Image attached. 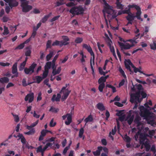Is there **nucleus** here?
<instances>
[{
    "instance_id": "nucleus-9",
    "label": "nucleus",
    "mask_w": 156,
    "mask_h": 156,
    "mask_svg": "<svg viewBox=\"0 0 156 156\" xmlns=\"http://www.w3.org/2000/svg\"><path fill=\"white\" fill-rule=\"evenodd\" d=\"M119 45L121 47L122 50L124 49H130L131 47L134 46V44H125L123 43L118 42Z\"/></svg>"
},
{
    "instance_id": "nucleus-28",
    "label": "nucleus",
    "mask_w": 156,
    "mask_h": 156,
    "mask_svg": "<svg viewBox=\"0 0 156 156\" xmlns=\"http://www.w3.org/2000/svg\"><path fill=\"white\" fill-rule=\"evenodd\" d=\"M127 119H128V123L129 125H130L133 121L134 119V116L133 115H132L131 116H130V115H128Z\"/></svg>"
},
{
    "instance_id": "nucleus-6",
    "label": "nucleus",
    "mask_w": 156,
    "mask_h": 156,
    "mask_svg": "<svg viewBox=\"0 0 156 156\" xmlns=\"http://www.w3.org/2000/svg\"><path fill=\"white\" fill-rule=\"evenodd\" d=\"M83 48H85L90 53L91 56L93 57L92 62L93 65L94 64V54L93 52L92 49L89 45L85 44H83Z\"/></svg>"
},
{
    "instance_id": "nucleus-54",
    "label": "nucleus",
    "mask_w": 156,
    "mask_h": 156,
    "mask_svg": "<svg viewBox=\"0 0 156 156\" xmlns=\"http://www.w3.org/2000/svg\"><path fill=\"white\" fill-rule=\"evenodd\" d=\"M71 144V142H70V143L69 144V146L66 147L64 149L63 151V154L65 155L66 153H67V152L68 150L69 149V146L70 145V144Z\"/></svg>"
},
{
    "instance_id": "nucleus-53",
    "label": "nucleus",
    "mask_w": 156,
    "mask_h": 156,
    "mask_svg": "<svg viewBox=\"0 0 156 156\" xmlns=\"http://www.w3.org/2000/svg\"><path fill=\"white\" fill-rule=\"evenodd\" d=\"M49 17V16L46 15L41 20V22L43 23H45L48 20Z\"/></svg>"
},
{
    "instance_id": "nucleus-44",
    "label": "nucleus",
    "mask_w": 156,
    "mask_h": 156,
    "mask_svg": "<svg viewBox=\"0 0 156 156\" xmlns=\"http://www.w3.org/2000/svg\"><path fill=\"white\" fill-rule=\"evenodd\" d=\"M24 46L25 45L24 44V43H23L20 44L19 45H18L17 47H16L15 48V50H20L22 49L24 47Z\"/></svg>"
},
{
    "instance_id": "nucleus-20",
    "label": "nucleus",
    "mask_w": 156,
    "mask_h": 156,
    "mask_svg": "<svg viewBox=\"0 0 156 156\" xmlns=\"http://www.w3.org/2000/svg\"><path fill=\"white\" fill-rule=\"evenodd\" d=\"M137 11L136 13V16L135 17H136L138 20H140L141 21H143V20L140 17V15L141 14V12L140 10V9L138 10H136Z\"/></svg>"
},
{
    "instance_id": "nucleus-37",
    "label": "nucleus",
    "mask_w": 156,
    "mask_h": 156,
    "mask_svg": "<svg viewBox=\"0 0 156 156\" xmlns=\"http://www.w3.org/2000/svg\"><path fill=\"white\" fill-rule=\"evenodd\" d=\"M35 78L36 80V82L37 83H40L43 79L42 78L39 76H35Z\"/></svg>"
},
{
    "instance_id": "nucleus-46",
    "label": "nucleus",
    "mask_w": 156,
    "mask_h": 156,
    "mask_svg": "<svg viewBox=\"0 0 156 156\" xmlns=\"http://www.w3.org/2000/svg\"><path fill=\"white\" fill-rule=\"evenodd\" d=\"M26 65V64L24 63V62L22 63L20 66L19 68V70L20 71H22L23 69H24V67Z\"/></svg>"
},
{
    "instance_id": "nucleus-47",
    "label": "nucleus",
    "mask_w": 156,
    "mask_h": 156,
    "mask_svg": "<svg viewBox=\"0 0 156 156\" xmlns=\"http://www.w3.org/2000/svg\"><path fill=\"white\" fill-rule=\"evenodd\" d=\"M52 42V41L51 40H49L46 43V48H51V44Z\"/></svg>"
},
{
    "instance_id": "nucleus-19",
    "label": "nucleus",
    "mask_w": 156,
    "mask_h": 156,
    "mask_svg": "<svg viewBox=\"0 0 156 156\" xmlns=\"http://www.w3.org/2000/svg\"><path fill=\"white\" fill-rule=\"evenodd\" d=\"M17 62H15L13 65L12 67V73L13 74H17L18 73L17 72Z\"/></svg>"
},
{
    "instance_id": "nucleus-49",
    "label": "nucleus",
    "mask_w": 156,
    "mask_h": 156,
    "mask_svg": "<svg viewBox=\"0 0 156 156\" xmlns=\"http://www.w3.org/2000/svg\"><path fill=\"white\" fill-rule=\"evenodd\" d=\"M9 33V31L7 27L4 26V31L2 33L4 35H7Z\"/></svg>"
},
{
    "instance_id": "nucleus-34",
    "label": "nucleus",
    "mask_w": 156,
    "mask_h": 156,
    "mask_svg": "<svg viewBox=\"0 0 156 156\" xmlns=\"http://www.w3.org/2000/svg\"><path fill=\"white\" fill-rule=\"evenodd\" d=\"M97 46L98 48V49L100 51V52L101 53H102L103 52L101 48V47L103 48L104 46V45L103 44H101L99 42H98L97 43Z\"/></svg>"
},
{
    "instance_id": "nucleus-13",
    "label": "nucleus",
    "mask_w": 156,
    "mask_h": 156,
    "mask_svg": "<svg viewBox=\"0 0 156 156\" xmlns=\"http://www.w3.org/2000/svg\"><path fill=\"white\" fill-rule=\"evenodd\" d=\"M34 99V94L33 93H30L27 94L25 98V100L27 101L28 100L29 103L33 101Z\"/></svg>"
},
{
    "instance_id": "nucleus-61",
    "label": "nucleus",
    "mask_w": 156,
    "mask_h": 156,
    "mask_svg": "<svg viewBox=\"0 0 156 156\" xmlns=\"http://www.w3.org/2000/svg\"><path fill=\"white\" fill-rule=\"evenodd\" d=\"M140 94L141 95L143 98H146L147 96L146 93L144 92L143 91H142L141 92L140 91Z\"/></svg>"
},
{
    "instance_id": "nucleus-51",
    "label": "nucleus",
    "mask_w": 156,
    "mask_h": 156,
    "mask_svg": "<svg viewBox=\"0 0 156 156\" xmlns=\"http://www.w3.org/2000/svg\"><path fill=\"white\" fill-rule=\"evenodd\" d=\"M58 110L59 109L58 108H55L51 107L49 111L56 113L58 111Z\"/></svg>"
},
{
    "instance_id": "nucleus-27",
    "label": "nucleus",
    "mask_w": 156,
    "mask_h": 156,
    "mask_svg": "<svg viewBox=\"0 0 156 156\" xmlns=\"http://www.w3.org/2000/svg\"><path fill=\"white\" fill-rule=\"evenodd\" d=\"M30 131L27 132H24V134L28 135L34 134L35 132V129L34 128H30Z\"/></svg>"
},
{
    "instance_id": "nucleus-43",
    "label": "nucleus",
    "mask_w": 156,
    "mask_h": 156,
    "mask_svg": "<svg viewBox=\"0 0 156 156\" xmlns=\"http://www.w3.org/2000/svg\"><path fill=\"white\" fill-rule=\"evenodd\" d=\"M124 138L125 140L127 143H130L131 139L130 138L129 136H128L126 134L124 136Z\"/></svg>"
},
{
    "instance_id": "nucleus-41",
    "label": "nucleus",
    "mask_w": 156,
    "mask_h": 156,
    "mask_svg": "<svg viewBox=\"0 0 156 156\" xmlns=\"http://www.w3.org/2000/svg\"><path fill=\"white\" fill-rule=\"evenodd\" d=\"M84 132V130L83 128H81L79 130V136L80 138H82L83 137Z\"/></svg>"
},
{
    "instance_id": "nucleus-7",
    "label": "nucleus",
    "mask_w": 156,
    "mask_h": 156,
    "mask_svg": "<svg viewBox=\"0 0 156 156\" xmlns=\"http://www.w3.org/2000/svg\"><path fill=\"white\" fill-rule=\"evenodd\" d=\"M62 119L65 120L67 118V121L65 122V124L67 125H69L72 122V114L71 113H67L62 117Z\"/></svg>"
},
{
    "instance_id": "nucleus-59",
    "label": "nucleus",
    "mask_w": 156,
    "mask_h": 156,
    "mask_svg": "<svg viewBox=\"0 0 156 156\" xmlns=\"http://www.w3.org/2000/svg\"><path fill=\"white\" fill-rule=\"evenodd\" d=\"M9 17L5 16H3L2 18V20L3 22H6L8 20H9Z\"/></svg>"
},
{
    "instance_id": "nucleus-40",
    "label": "nucleus",
    "mask_w": 156,
    "mask_h": 156,
    "mask_svg": "<svg viewBox=\"0 0 156 156\" xmlns=\"http://www.w3.org/2000/svg\"><path fill=\"white\" fill-rule=\"evenodd\" d=\"M83 39L81 37H77L75 40V42L76 44L80 43L82 42Z\"/></svg>"
},
{
    "instance_id": "nucleus-31",
    "label": "nucleus",
    "mask_w": 156,
    "mask_h": 156,
    "mask_svg": "<svg viewBox=\"0 0 156 156\" xmlns=\"http://www.w3.org/2000/svg\"><path fill=\"white\" fill-rule=\"evenodd\" d=\"M119 71L124 78L125 79L126 78V75H125L124 71L122 69L121 66H119Z\"/></svg>"
},
{
    "instance_id": "nucleus-52",
    "label": "nucleus",
    "mask_w": 156,
    "mask_h": 156,
    "mask_svg": "<svg viewBox=\"0 0 156 156\" xmlns=\"http://www.w3.org/2000/svg\"><path fill=\"white\" fill-rule=\"evenodd\" d=\"M48 71L45 70L44 72H43V76L42 77L43 79L45 78L47 76Z\"/></svg>"
},
{
    "instance_id": "nucleus-4",
    "label": "nucleus",
    "mask_w": 156,
    "mask_h": 156,
    "mask_svg": "<svg viewBox=\"0 0 156 156\" xmlns=\"http://www.w3.org/2000/svg\"><path fill=\"white\" fill-rule=\"evenodd\" d=\"M21 2V6L22 8V11L23 12H27L29 11L32 8V7L28 5V2L26 0H20Z\"/></svg>"
},
{
    "instance_id": "nucleus-38",
    "label": "nucleus",
    "mask_w": 156,
    "mask_h": 156,
    "mask_svg": "<svg viewBox=\"0 0 156 156\" xmlns=\"http://www.w3.org/2000/svg\"><path fill=\"white\" fill-rule=\"evenodd\" d=\"M106 81L104 79V77L101 76L99 79L98 82L99 84H101L102 83H105Z\"/></svg>"
},
{
    "instance_id": "nucleus-57",
    "label": "nucleus",
    "mask_w": 156,
    "mask_h": 156,
    "mask_svg": "<svg viewBox=\"0 0 156 156\" xmlns=\"http://www.w3.org/2000/svg\"><path fill=\"white\" fill-rule=\"evenodd\" d=\"M69 44V42L67 41H61L60 42V46L62 47L63 45H66Z\"/></svg>"
},
{
    "instance_id": "nucleus-36",
    "label": "nucleus",
    "mask_w": 156,
    "mask_h": 156,
    "mask_svg": "<svg viewBox=\"0 0 156 156\" xmlns=\"http://www.w3.org/2000/svg\"><path fill=\"white\" fill-rule=\"evenodd\" d=\"M26 49L27 50L25 52V55L26 56H30L31 52V51L28 47H26Z\"/></svg>"
},
{
    "instance_id": "nucleus-12",
    "label": "nucleus",
    "mask_w": 156,
    "mask_h": 156,
    "mask_svg": "<svg viewBox=\"0 0 156 156\" xmlns=\"http://www.w3.org/2000/svg\"><path fill=\"white\" fill-rule=\"evenodd\" d=\"M130 63L131 62L129 59L126 60L124 62V64L126 68L130 72V74H132L133 73V71H132L130 66Z\"/></svg>"
},
{
    "instance_id": "nucleus-10",
    "label": "nucleus",
    "mask_w": 156,
    "mask_h": 156,
    "mask_svg": "<svg viewBox=\"0 0 156 156\" xmlns=\"http://www.w3.org/2000/svg\"><path fill=\"white\" fill-rule=\"evenodd\" d=\"M135 16H134L133 13H130V14H128L127 16L126 17V18L128 22L126 24V26L129 24H132V21L134 20Z\"/></svg>"
},
{
    "instance_id": "nucleus-45",
    "label": "nucleus",
    "mask_w": 156,
    "mask_h": 156,
    "mask_svg": "<svg viewBox=\"0 0 156 156\" xmlns=\"http://www.w3.org/2000/svg\"><path fill=\"white\" fill-rule=\"evenodd\" d=\"M141 132L140 131H138L135 134L134 137L136 141H137L139 139H138L139 137H140V135L141 134Z\"/></svg>"
},
{
    "instance_id": "nucleus-42",
    "label": "nucleus",
    "mask_w": 156,
    "mask_h": 156,
    "mask_svg": "<svg viewBox=\"0 0 156 156\" xmlns=\"http://www.w3.org/2000/svg\"><path fill=\"white\" fill-rule=\"evenodd\" d=\"M71 92V90H69L68 89H66L65 90H64L63 91H62V90H61L60 93H62L64 95H66L67 94H68V95Z\"/></svg>"
},
{
    "instance_id": "nucleus-3",
    "label": "nucleus",
    "mask_w": 156,
    "mask_h": 156,
    "mask_svg": "<svg viewBox=\"0 0 156 156\" xmlns=\"http://www.w3.org/2000/svg\"><path fill=\"white\" fill-rule=\"evenodd\" d=\"M84 11V9L81 6H74L69 11V12L73 15L82 14Z\"/></svg>"
},
{
    "instance_id": "nucleus-24",
    "label": "nucleus",
    "mask_w": 156,
    "mask_h": 156,
    "mask_svg": "<svg viewBox=\"0 0 156 156\" xmlns=\"http://www.w3.org/2000/svg\"><path fill=\"white\" fill-rule=\"evenodd\" d=\"M52 62H48L46 63L44 66V69L49 71V69L51 67Z\"/></svg>"
},
{
    "instance_id": "nucleus-22",
    "label": "nucleus",
    "mask_w": 156,
    "mask_h": 156,
    "mask_svg": "<svg viewBox=\"0 0 156 156\" xmlns=\"http://www.w3.org/2000/svg\"><path fill=\"white\" fill-rule=\"evenodd\" d=\"M9 81V79L6 77H4L0 78V83H7Z\"/></svg>"
},
{
    "instance_id": "nucleus-1",
    "label": "nucleus",
    "mask_w": 156,
    "mask_h": 156,
    "mask_svg": "<svg viewBox=\"0 0 156 156\" xmlns=\"http://www.w3.org/2000/svg\"><path fill=\"white\" fill-rule=\"evenodd\" d=\"M102 0L106 5V7L103 10V12L104 15V16L106 21V22L107 20L106 19L105 16V13H107L108 14L107 16L108 18L110 15H112V19H114L116 18L117 15H116V12L115 11L112 9V7L108 4L105 0Z\"/></svg>"
},
{
    "instance_id": "nucleus-58",
    "label": "nucleus",
    "mask_w": 156,
    "mask_h": 156,
    "mask_svg": "<svg viewBox=\"0 0 156 156\" xmlns=\"http://www.w3.org/2000/svg\"><path fill=\"white\" fill-rule=\"evenodd\" d=\"M98 70L100 74L101 75H105L106 73L103 71L102 69L100 67L98 68Z\"/></svg>"
},
{
    "instance_id": "nucleus-29",
    "label": "nucleus",
    "mask_w": 156,
    "mask_h": 156,
    "mask_svg": "<svg viewBox=\"0 0 156 156\" xmlns=\"http://www.w3.org/2000/svg\"><path fill=\"white\" fill-rule=\"evenodd\" d=\"M144 146V147L145 148L146 151H148L151 148V145L149 143H147V142H145L143 144Z\"/></svg>"
},
{
    "instance_id": "nucleus-48",
    "label": "nucleus",
    "mask_w": 156,
    "mask_h": 156,
    "mask_svg": "<svg viewBox=\"0 0 156 156\" xmlns=\"http://www.w3.org/2000/svg\"><path fill=\"white\" fill-rule=\"evenodd\" d=\"M116 5L118 9H122L123 5L120 2H116Z\"/></svg>"
},
{
    "instance_id": "nucleus-8",
    "label": "nucleus",
    "mask_w": 156,
    "mask_h": 156,
    "mask_svg": "<svg viewBox=\"0 0 156 156\" xmlns=\"http://www.w3.org/2000/svg\"><path fill=\"white\" fill-rule=\"evenodd\" d=\"M140 115L141 117H144L147 120L151 118L150 112L147 110H145L144 112H141Z\"/></svg>"
},
{
    "instance_id": "nucleus-60",
    "label": "nucleus",
    "mask_w": 156,
    "mask_h": 156,
    "mask_svg": "<svg viewBox=\"0 0 156 156\" xmlns=\"http://www.w3.org/2000/svg\"><path fill=\"white\" fill-rule=\"evenodd\" d=\"M60 17V15H58L56 16H55L52 19H51L50 20V22H53V21H54L57 20L59 17Z\"/></svg>"
},
{
    "instance_id": "nucleus-50",
    "label": "nucleus",
    "mask_w": 156,
    "mask_h": 156,
    "mask_svg": "<svg viewBox=\"0 0 156 156\" xmlns=\"http://www.w3.org/2000/svg\"><path fill=\"white\" fill-rule=\"evenodd\" d=\"M61 41L58 40H56L52 44V45L53 46L59 45L60 46Z\"/></svg>"
},
{
    "instance_id": "nucleus-30",
    "label": "nucleus",
    "mask_w": 156,
    "mask_h": 156,
    "mask_svg": "<svg viewBox=\"0 0 156 156\" xmlns=\"http://www.w3.org/2000/svg\"><path fill=\"white\" fill-rule=\"evenodd\" d=\"M150 46L151 49L154 50H156V41H154L153 43L150 44Z\"/></svg>"
},
{
    "instance_id": "nucleus-33",
    "label": "nucleus",
    "mask_w": 156,
    "mask_h": 156,
    "mask_svg": "<svg viewBox=\"0 0 156 156\" xmlns=\"http://www.w3.org/2000/svg\"><path fill=\"white\" fill-rule=\"evenodd\" d=\"M99 84V85L98 86V90L100 92H102L103 91V89L105 86V83H102L101 84Z\"/></svg>"
},
{
    "instance_id": "nucleus-32",
    "label": "nucleus",
    "mask_w": 156,
    "mask_h": 156,
    "mask_svg": "<svg viewBox=\"0 0 156 156\" xmlns=\"http://www.w3.org/2000/svg\"><path fill=\"white\" fill-rule=\"evenodd\" d=\"M147 120L148 123L149 124H150L152 126L156 125V122H155L154 119H151V118H150L149 119Z\"/></svg>"
},
{
    "instance_id": "nucleus-18",
    "label": "nucleus",
    "mask_w": 156,
    "mask_h": 156,
    "mask_svg": "<svg viewBox=\"0 0 156 156\" xmlns=\"http://www.w3.org/2000/svg\"><path fill=\"white\" fill-rule=\"evenodd\" d=\"M97 150L96 151L93 152V153L94 156H99L101 154V152L102 149V147L99 146L97 148Z\"/></svg>"
},
{
    "instance_id": "nucleus-17",
    "label": "nucleus",
    "mask_w": 156,
    "mask_h": 156,
    "mask_svg": "<svg viewBox=\"0 0 156 156\" xmlns=\"http://www.w3.org/2000/svg\"><path fill=\"white\" fill-rule=\"evenodd\" d=\"M133 71H133V72H134L135 73H137V72H139L143 74L144 75L147 77L153 75V74H146L144 73L143 71H141L140 70V69H139L137 68L136 67L133 68Z\"/></svg>"
},
{
    "instance_id": "nucleus-63",
    "label": "nucleus",
    "mask_w": 156,
    "mask_h": 156,
    "mask_svg": "<svg viewBox=\"0 0 156 156\" xmlns=\"http://www.w3.org/2000/svg\"><path fill=\"white\" fill-rule=\"evenodd\" d=\"M62 38L63 39V41H68L69 40V39L67 36H62Z\"/></svg>"
},
{
    "instance_id": "nucleus-26",
    "label": "nucleus",
    "mask_w": 156,
    "mask_h": 156,
    "mask_svg": "<svg viewBox=\"0 0 156 156\" xmlns=\"http://www.w3.org/2000/svg\"><path fill=\"white\" fill-rule=\"evenodd\" d=\"M93 119L92 116V115H90L84 119V121L86 123L88 122H91L93 121Z\"/></svg>"
},
{
    "instance_id": "nucleus-21",
    "label": "nucleus",
    "mask_w": 156,
    "mask_h": 156,
    "mask_svg": "<svg viewBox=\"0 0 156 156\" xmlns=\"http://www.w3.org/2000/svg\"><path fill=\"white\" fill-rule=\"evenodd\" d=\"M54 54V51H49V53L46 57V61H49Z\"/></svg>"
},
{
    "instance_id": "nucleus-25",
    "label": "nucleus",
    "mask_w": 156,
    "mask_h": 156,
    "mask_svg": "<svg viewBox=\"0 0 156 156\" xmlns=\"http://www.w3.org/2000/svg\"><path fill=\"white\" fill-rule=\"evenodd\" d=\"M39 120H37L34 123L32 124L30 126L27 125L26 126L27 129L28 130L30 129V128H33L35 127L38 124Z\"/></svg>"
},
{
    "instance_id": "nucleus-62",
    "label": "nucleus",
    "mask_w": 156,
    "mask_h": 156,
    "mask_svg": "<svg viewBox=\"0 0 156 156\" xmlns=\"http://www.w3.org/2000/svg\"><path fill=\"white\" fill-rule=\"evenodd\" d=\"M14 117V121L16 122H18L19 121V117L17 115H13Z\"/></svg>"
},
{
    "instance_id": "nucleus-55",
    "label": "nucleus",
    "mask_w": 156,
    "mask_h": 156,
    "mask_svg": "<svg viewBox=\"0 0 156 156\" xmlns=\"http://www.w3.org/2000/svg\"><path fill=\"white\" fill-rule=\"evenodd\" d=\"M53 121H54L53 119H51V121L50 122L49 126L51 127H54L56 125V122H54L53 123Z\"/></svg>"
},
{
    "instance_id": "nucleus-2",
    "label": "nucleus",
    "mask_w": 156,
    "mask_h": 156,
    "mask_svg": "<svg viewBox=\"0 0 156 156\" xmlns=\"http://www.w3.org/2000/svg\"><path fill=\"white\" fill-rule=\"evenodd\" d=\"M136 87L138 91L136 93H132L130 95V101L132 103H136L137 101H139L140 91L143 90L142 86L140 84L137 85Z\"/></svg>"
},
{
    "instance_id": "nucleus-35",
    "label": "nucleus",
    "mask_w": 156,
    "mask_h": 156,
    "mask_svg": "<svg viewBox=\"0 0 156 156\" xmlns=\"http://www.w3.org/2000/svg\"><path fill=\"white\" fill-rule=\"evenodd\" d=\"M155 130H149L148 134L149 135V137L150 138H152V136H153L155 134Z\"/></svg>"
},
{
    "instance_id": "nucleus-56",
    "label": "nucleus",
    "mask_w": 156,
    "mask_h": 156,
    "mask_svg": "<svg viewBox=\"0 0 156 156\" xmlns=\"http://www.w3.org/2000/svg\"><path fill=\"white\" fill-rule=\"evenodd\" d=\"M10 65V63L9 62L4 63L3 62H0V66H9Z\"/></svg>"
},
{
    "instance_id": "nucleus-5",
    "label": "nucleus",
    "mask_w": 156,
    "mask_h": 156,
    "mask_svg": "<svg viewBox=\"0 0 156 156\" xmlns=\"http://www.w3.org/2000/svg\"><path fill=\"white\" fill-rule=\"evenodd\" d=\"M37 66V64L33 62L28 68L26 67L24 69V72L27 75H31L34 72V69Z\"/></svg>"
},
{
    "instance_id": "nucleus-14",
    "label": "nucleus",
    "mask_w": 156,
    "mask_h": 156,
    "mask_svg": "<svg viewBox=\"0 0 156 156\" xmlns=\"http://www.w3.org/2000/svg\"><path fill=\"white\" fill-rule=\"evenodd\" d=\"M51 131L47 129L42 130L41 133V135L39 138L38 140L41 141L44 139V137L46 136V133Z\"/></svg>"
},
{
    "instance_id": "nucleus-11",
    "label": "nucleus",
    "mask_w": 156,
    "mask_h": 156,
    "mask_svg": "<svg viewBox=\"0 0 156 156\" xmlns=\"http://www.w3.org/2000/svg\"><path fill=\"white\" fill-rule=\"evenodd\" d=\"M149 136V135L147 133H141L139 139L140 144H144V141L147 139V137Z\"/></svg>"
},
{
    "instance_id": "nucleus-23",
    "label": "nucleus",
    "mask_w": 156,
    "mask_h": 156,
    "mask_svg": "<svg viewBox=\"0 0 156 156\" xmlns=\"http://www.w3.org/2000/svg\"><path fill=\"white\" fill-rule=\"evenodd\" d=\"M97 108L101 111H103L105 110V108L102 103H99L97 105Z\"/></svg>"
},
{
    "instance_id": "nucleus-39",
    "label": "nucleus",
    "mask_w": 156,
    "mask_h": 156,
    "mask_svg": "<svg viewBox=\"0 0 156 156\" xmlns=\"http://www.w3.org/2000/svg\"><path fill=\"white\" fill-rule=\"evenodd\" d=\"M128 7V8H134L136 10H138L140 9V7L138 6L137 5H135V4H133V5H129Z\"/></svg>"
},
{
    "instance_id": "nucleus-16",
    "label": "nucleus",
    "mask_w": 156,
    "mask_h": 156,
    "mask_svg": "<svg viewBox=\"0 0 156 156\" xmlns=\"http://www.w3.org/2000/svg\"><path fill=\"white\" fill-rule=\"evenodd\" d=\"M8 3L11 8L12 7H16L18 5V2L15 0H10Z\"/></svg>"
},
{
    "instance_id": "nucleus-64",
    "label": "nucleus",
    "mask_w": 156,
    "mask_h": 156,
    "mask_svg": "<svg viewBox=\"0 0 156 156\" xmlns=\"http://www.w3.org/2000/svg\"><path fill=\"white\" fill-rule=\"evenodd\" d=\"M22 85L23 87H26L27 86V83L26 82V79L23 78V79L22 81Z\"/></svg>"
},
{
    "instance_id": "nucleus-15",
    "label": "nucleus",
    "mask_w": 156,
    "mask_h": 156,
    "mask_svg": "<svg viewBox=\"0 0 156 156\" xmlns=\"http://www.w3.org/2000/svg\"><path fill=\"white\" fill-rule=\"evenodd\" d=\"M61 98V96L60 94L58 93L57 94V97L56 95L55 94H54L51 99V100L53 102L56 101L57 102L59 101L60 99Z\"/></svg>"
}]
</instances>
